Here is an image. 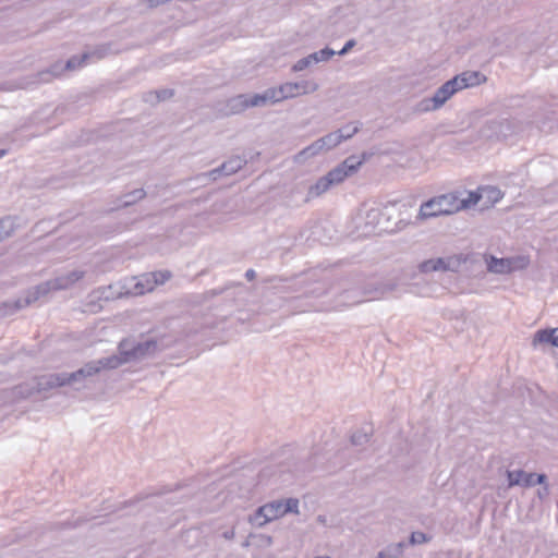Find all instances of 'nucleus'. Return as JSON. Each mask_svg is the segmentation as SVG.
I'll return each mask as SVG.
<instances>
[{
    "mask_svg": "<svg viewBox=\"0 0 558 558\" xmlns=\"http://www.w3.org/2000/svg\"><path fill=\"white\" fill-rule=\"evenodd\" d=\"M486 78L477 71H466L444 83L432 97L424 98L416 105L417 112H428L441 108L456 93L480 85Z\"/></svg>",
    "mask_w": 558,
    "mask_h": 558,
    "instance_id": "obj_1",
    "label": "nucleus"
},
{
    "mask_svg": "<svg viewBox=\"0 0 558 558\" xmlns=\"http://www.w3.org/2000/svg\"><path fill=\"white\" fill-rule=\"evenodd\" d=\"M84 275L85 272L83 270H72L65 275H61L37 286L34 291H29L27 296L24 299L7 301L0 304V317H5L16 313L19 310L26 307L50 291L66 290L73 287L84 277Z\"/></svg>",
    "mask_w": 558,
    "mask_h": 558,
    "instance_id": "obj_2",
    "label": "nucleus"
},
{
    "mask_svg": "<svg viewBox=\"0 0 558 558\" xmlns=\"http://www.w3.org/2000/svg\"><path fill=\"white\" fill-rule=\"evenodd\" d=\"M117 367H119V361L117 357L111 355L96 361H90L71 374L61 373L43 376L38 383V386L40 389H49L64 385H71L85 377L94 376L101 369H114Z\"/></svg>",
    "mask_w": 558,
    "mask_h": 558,
    "instance_id": "obj_3",
    "label": "nucleus"
},
{
    "mask_svg": "<svg viewBox=\"0 0 558 558\" xmlns=\"http://www.w3.org/2000/svg\"><path fill=\"white\" fill-rule=\"evenodd\" d=\"M166 348L167 345L163 344L161 340L149 338L137 341L132 338H126L119 342L118 354H114L113 357L118 359L119 366H121L122 364L150 359Z\"/></svg>",
    "mask_w": 558,
    "mask_h": 558,
    "instance_id": "obj_4",
    "label": "nucleus"
},
{
    "mask_svg": "<svg viewBox=\"0 0 558 558\" xmlns=\"http://www.w3.org/2000/svg\"><path fill=\"white\" fill-rule=\"evenodd\" d=\"M299 512V500L296 498L277 499L258 507L248 518V522L263 527L267 523L277 520L287 513Z\"/></svg>",
    "mask_w": 558,
    "mask_h": 558,
    "instance_id": "obj_5",
    "label": "nucleus"
},
{
    "mask_svg": "<svg viewBox=\"0 0 558 558\" xmlns=\"http://www.w3.org/2000/svg\"><path fill=\"white\" fill-rule=\"evenodd\" d=\"M319 85L315 81L303 80L300 82H286L278 87H270L264 90V98L268 104H277L286 99L316 92Z\"/></svg>",
    "mask_w": 558,
    "mask_h": 558,
    "instance_id": "obj_6",
    "label": "nucleus"
},
{
    "mask_svg": "<svg viewBox=\"0 0 558 558\" xmlns=\"http://www.w3.org/2000/svg\"><path fill=\"white\" fill-rule=\"evenodd\" d=\"M460 209L461 204H458V199L453 195H441L422 204L418 218L426 219L440 215H450Z\"/></svg>",
    "mask_w": 558,
    "mask_h": 558,
    "instance_id": "obj_7",
    "label": "nucleus"
},
{
    "mask_svg": "<svg viewBox=\"0 0 558 558\" xmlns=\"http://www.w3.org/2000/svg\"><path fill=\"white\" fill-rule=\"evenodd\" d=\"M385 289L383 287L373 286L371 289H349L344 290L337 301L336 308L348 307L360 304L364 301L379 299L384 295Z\"/></svg>",
    "mask_w": 558,
    "mask_h": 558,
    "instance_id": "obj_8",
    "label": "nucleus"
},
{
    "mask_svg": "<svg viewBox=\"0 0 558 558\" xmlns=\"http://www.w3.org/2000/svg\"><path fill=\"white\" fill-rule=\"evenodd\" d=\"M246 165V159L241 156H233L225 161L220 167L215 168L208 172L201 173L196 177L199 181H216L221 175H231L236 173Z\"/></svg>",
    "mask_w": 558,
    "mask_h": 558,
    "instance_id": "obj_9",
    "label": "nucleus"
},
{
    "mask_svg": "<svg viewBox=\"0 0 558 558\" xmlns=\"http://www.w3.org/2000/svg\"><path fill=\"white\" fill-rule=\"evenodd\" d=\"M463 260L458 255L430 258L421 263L420 270L425 274L433 271H458Z\"/></svg>",
    "mask_w": 558,
    "mask_h": 558,
    "instance_id": "obj_10",
    "label": "nucleus"
},
{
    "mask_svg": "<svg viewBox=\"0 0 558 558\" xmlns=\"http://www.w3.org/2000/svg\"><path fill=\"white\" fill-rule=\"evenodd\" d=\"M363 161V158L356 156H350L345 158L340 165L327 173L332 185L343 182L348 177L355 173Z\"/></svg>",
    "mask_w": 558,
    "mask_h": 558,
    "instance_id": "obj_11",
    "label": "nucleus"
},
{
    "mask_svg": "<svg viewBox=\"0 0 558 558\" xmlns=\"http://www.w3.org/2000/svg\"><path fill=\"white\" fill-rule=\"evenodd\" d=\"M508 488L513 486L533 487L535 485H543L546 482L545 474L526 473L523 470H507Z\"/></svg>",
    "mask_w": 558,
    "mask_h": 558,
    "instance_id": "obj_12",
    "label": "nucleus"
},
{
    "mask_svg": "<svg viewBox=\"0 0 558 558\" xmlns=\"http://www.w3.org/2000/svg\"><path fill=\"white\" fill-rule=\"evenodd\" d=\"M257 98H264V92L254 95L234 96L227 102V112L230 114H236L250 107H264L268 105L267 100H259Z\"/></svg>",
    "mask_w": 558,
    "mask_h": 558,
    "instance_id": "obj_13",
    "label": "nucleus"
},
{
    "mask_svg": "<svg viewBox=\"0 0 558 558\" xmlns=\"http://www.w3.org/2000/svg\"><path fill=\"white\" fill-rule=\"evenodd\" d=\"M336 54V51L329 47H326L319 51H315L313 53H310L305 58H302L298 60L293 66V72H301L308 68L312 64L325 62L328 61L330 58H332Z\"/></svg>",
    "mask_w": 558,
    "mask_h": 558,
    "instance_id": "obj_14",
    "label": "nucleus"
},
{
    "mask_svg": "<svg viewBox=\"0 0 558 558\" xmlns=\"http://www.w3.org/2000/svg\"><path fill=\"white\" fill-rule=\"evenodd\" d=\"M541 345L558 348V328L538 330L533 338V347Z\"/></svg>",
    "mask_w": 558,
    "mask_h": 558,
    "instance_id": "obj_15",
    "label": "nucleus"
},
{
    "mask_svg": "<svg viewBox=\"0 0 558 558\" xmlns=\"http://www.w3.org/2000/svg\"><path fill=\"white\" fill-rule=\"evenodd\" d=\"M487 126L489 130L494 132V134L498 138H506L512 133H514L513 124L508 119L493 120L487 123Z\"/></svg>",
    "mask_w": 558,
    "mask_h": 558,
    "instance_id": "obj_16",
    "label": "nucleus"
},
{
    "mask_svg": "<svg viewBox=\"0 0 558 558\" xmlns=\"http://www.w3.org/2000/svg\"><path fill=\"white\" fill-rule=\"evenodd\" d=\"M478 196H482L485 206H489L499 202L504 193L497 186L485 185L478 187Z\"/></svg>",
    "mask_w": 558,
    "mask_h": 558,
    "instance_id": "obj_17",
    "label": "nucleus"
},
{
    "mask_svg": "<svg viewBox=\"0 0 558 558\" xmlns=\"http://www.w3.org/2000/svg\"><path fill=\"white\" fill-rule=\"evenodd\" d=\"M486 264L489 272L499 275L510 274L509 260L507 258L489 256V258L486 259Z\"/></svg>",
    "mask_w": 558,
    "mask_h": 558,
    "instance_id": "obj_18",
    "label": "nucleus"
},
{
    "mask_svg": "<svg viewBox=\"0 0 558 558\" xmlns=\"http://www.w3.org/2000/svg\"><path fill=\"white\" fill-rule=\"evenodd\" d=\"M407 545L405 542L389 544L378 553L377 558H401Z\"/></svg>",
    "mask_w": 558,
    "mask_h": 558,
    "instance_id": "obj_19",
    "label": "nucleus"
},
{
    "mask_svg": "<svg viewBox=\"0 0 558 558\" xmlns=\"http://www.w3.org/2000/svg\"><path fill=\"white\" fill-rule=\"evenodd\" d=\"M331 186L332 183L326 174L319 178L315 184L311 185L308 189V197H318L323 193L327 192Z\"/></svg>",
    "mask_w": 558,
    "mask_h": 558,
    "instance_id": "obj_20",
    "label": "nucleus"
},
{
    "mask_svg": "<svg viewBox=\"0 0 558 558\" xmlns=\"http://www.w3.org/2000/svg\"><path fill=\"white\" fill-rule=\"evenodd\" d=\"M100 59L102 54H97V52H85L81 57H72L66 61L65 69L68 70H76L81 66L87 64V60L90 58Z\"/></svg>",
    "mask_w": 558,
    "mask_h": 558,
    "instance_id": "obj_21",
    "label": "nucleus"
},
{
    "mask_svg": "<svg viewBox=\"0 0 558 558\" xmlns=\"http://www.w3.org/2000/svg\"><path fill=\"white\" fill-rule=\"evenodd\" d=\"M323 151H326V150L323 147L320 138H318L315 142H313L311 145H308L307 147L302 149L298 154L296 158H298V160H306L307 158L314 157Z\"/></svg>",
    "mask_w": 558,
    "mask_h": 558,
    "instance_id": "obj_22",
    "label": "nucleus"
},
{
    "mask_svg": "<svg viewBox=\"0 0 558 558\" xmlns=\"http://www.w3.org/2000/svg\"><path fill=\"white\" fill-rule=\"evenodd\" d=\"M136 282L134 283L132 293L136 295L144 294L146 292L151 291L155 287L149 275L142 276L140 278H135Z\"/></svg>",
    "mask_w": 558,
    "mask_h": 558,
    "instance_id": "obj_23",
    "label": "nucleus"
},
{
    "mask_svg": "<svg viewBox=\"0 0 558 558\" xmlns=\"http://www.w3.org/2000/svg\"><path fill=\"white\" fill-rule=\"evenodd\" d=\"M372 428L363 427L351 435V445L353 447H363L369 441Z\"/></svg>",
    "mask_w": 558,
    "mask_h": 558,
    "instance_id": "obj_24",
    "label": "nucleus"
},
{
    "mask_svg": "<svg viewBox=\"0 0 558 558\" xmlns=\"http://www.w3.org/2000/svg\"><path fill=\"white\" fill-rule=\"evenodd\" d=\"M360 126H361V124L359 122H351V123H348V124L343 125L342 128L338 129L336 132H337L341 143L343 141L351 138L353 135H355L359 132Z\"/></svg>",
    "mask_w": 558,
    "mask_h": 558,
    "instance_id": "obj_25",
    "label": "nucleus"
},
{
    "mask_svg": "<svg viewBox=\"0 0 558 558\" xmlns=\"http://www.w3.org/2000/svg\"><path fill=\"white\" fill-rule=\"evenodd\" d=\"M173 96V92L171 89H160L156 92H149L145 94L144 100L150 104L158 102L160 100L169 99Z\"/></svg>",
    "mask_w": 558,
    "mask_h": 558,
    "instance_id": "obj_26",
    "label": "nucleus"
},
{
    "mask_svg": "<svg viewBox=\"0 0 558 558\" xmlns=\"http://www.w3.org/2000/svg\"><path fill=\"white\" fill-rule=\"evenodd\" d=\"M61 73V69L58 64L52 65L50 69L40 71L36 74V80L34 83H47L52 77L59 75Z\"/></svg>",
    "mask_w": 558,
    "mask_h": 558,
    "instance_id": "obj_27",
    "label": "nucleus"
},
{
    "mask_svg": "<svg viewBox=\"0 0 558 558\" xmlns=\"http://www.w3.org/2000/svg\"><path fill=\"white\" fill-rule=\"evenodd\" d=\"M507 259L509 260L510 272L524 269L530 264L529 257H526L524 255L507 257Z\"/></svg>",
    "mask_w": 558,
    "mask_h": 558,
    "instance_id": "obj_28",
    "label": "nucleus"
},
{
    "mask_svg": "<svg viewBox=\"0 0 558 558\" xmlns=\"http://www.w3.org/2000/svg\"><path fill=\"white\" fill-rule=\"evenodd\" d=\"M146 195L143 189L134 190L122 197V206L128 207L136 203L137 201L144 198Z\"/></svg>",
    "mask_w": 558,
    "mask_h": 558,
    "instance_id": "obj_29",
    "label": "nucleus"
},
{
    "mask_svg": "<svg viewBox=\"0 0 558 558\" xmlns=\"http://www.w3.org/2000/svg\"><path fill=\"white\" fill-rule=\"evenodd\" d=\"M320 142L325 150H330L341 144V141L336 131L328 133L327 135L320 137Z\"/></svg>",
    "mask_w": 558,
    "mask_h": 558,
    "instance_id": "obj_30",
    "label": "nucleus"
},
{
    "mask_svg": "<svg viewBox=\"0 0 558 558\" xmlns=\"http://www.w3.org/2000/svg\"><path fill=\"white\" fill-rule=\"evenodd\" d=\"M482 199V196H478V190L476 192H471L466 199L459 201L458 204H461V208H468L473 205H476Z\"/></svg>",
    "mask_w": 558,
    "mask_h": 558,
    "instance_id": "obj_31",
    "label": "nucleus"
},
{
    "mask_svg": "<svg viewBox=\"0 0 558 558\" xmlns=\"http://www.w3.org/2000/svg\"><path fill=\"white\" fill-rule=\"evenodd\" d=\"M430 538L423 532H413L410 535L409 544L410 545H420L427 543Z\"/></svg>",
    "mask_w": 558,
    "mask_h": 558,
    "instance_id": "obj_32",
    "label": "nucleus"
},
{
    "mask_svg": "<svg viewBox=\"0 0 558 558\" xmlns=\"http://www.w3.org/2000/svg\"><path fill=\"white\" fill-rule=\"evenodd\" d=\"M149 277H151V280H153V283L155 287L156 284L165 283L170 278V272L169 271H157V272L149 274Z\"/></svg>",
    "mask_w": 558,
    "mask_h": 558,
    "instance_id": "obj_33",
    "label": "nucleus"
},
{
    "mask_svg": "<svg viewBox=\"0 0 558 558\" xmlns=\"http://www.w3.org/2000/svg\"><path fill=\"white\" fill-rule=\"evenodd\" d=\"M355 44H356V43H355V40H354V39H350V40H348V41L344 44V46L342 47V49H341V50H339L337 53H338L339 56H344V54H347V53H348V52H349V51H350V50L355 46Z\"/></svg>",
    "mask_w": 558,
    "mask_h": 558,
    "instance_id": "obj_34",
    "label": "nucleus"
},
{
    "mask_svg": "<svg viewBox=\"0 0 558 558\" xmlns=\"http://www.w3.org/2000/svg\"><path fill=\"white\" fill-rule=\"evenodd\" d=\"M276 475L275 472H272V466H267L265 468L262 473H260V477L262 480L266 478V477H270V476H274Z\"/></svg>",
    "mask_w": 558,
    "mask_h": 558,
    "instance_id": "obj_35",
    "label": "nucleus"
},
{
    "mask_svg": "<svg viewBox=\"0 0 558 558\" xmlns=\"http://www.w3.org/2000/svg\"><path fill=\"white\" fill-rule=\"evenodd\" d=\"M381 215V211L379 209H371L367 213V218L375 220Z\"/></svg>",
    "mask_w": 558,
    "mask_h": 558,
    "instance_id": "obj_36",
    "label": "nucleus"
},
{
    "mask_svg": "<svg viewBox=\"0 0 558 558\" xmlns=\"http://www.w3.org/2000/svg\"><path fill=\"white\" fill-rule=\"evenodd\" d=\"M235 532L233 529L227 530L222 533V537L226 539H232L234 538Z\"/></svg>",
    "mask_w": 558,
    "mask_h": 558,
    "instance_id": "obj_37",
    "label": "nucleus"
},
{
    "mask_svg": "<svg viewBox=\"0 0 558 558\" xmlns=\"http://www.w3.org/2000/svg\"><path fill=\"white\" fill-rule=\"evenodd\" d=\"M256 277V272L254 269H247L245 272V278L247 280H253Z\"/></svg>",
    "mask_w": 558,
    "mask_h": 558,
    "instance_id": "obj_38",
    "label": "nucleus"
},
{
    "mask_svg": "<svg viewBox=\"0 0 558 558\" xmlns=\"http://www.w3.org/2000/svg\"><path fill=\"white\" fill-rule=\"evenodd\" d=\"M548 487L547 486H544L543 489L538 490V497L539 498H544L548 495Z\"/></svg>",
    "mask_w": 558,
    "mask_h": 558,
    "instance_id": "obj_39",
    "label": "nucleus"
},
{
    "mask_svg": "<svg viewBox=\"0 0 558 558\" xmlns=\"http://www.w3.org/2000/svg\"><path fill=\"white\" fill-rule=\"evenodd\" d=\"M8 154L7 149H0V158L4 157Z\"/></svg>",
    "mask_w": 558,
    "mask_h": 558,
    "instance_id": "obj_40",
    "label": "nucleus"
},
{
    "mask_svg": "<svg viewBox=\"0 0 558 558\" xmlns=\"http://www.w3.org/2000/svg\"><path fill=\"white\" fill-rule=\"evenodd\" d=\"M278 475H279V477H281V476L283 475V471H282V470H280V471L278 472Z\"/></svg>",
    "mask_w": 558,
    "mask_h": 558,
    "instance_id": "obj_41",
    "label": "nucleus"
},
{
    "mask_svg": "<svg viewBox=\"0 0 558 558\" xmlns=\"http://www.w3.org/2000/svg\"><path fill=\"white\" fill-rule=\"evenodd\" d=\"M328 558H330V557H328Z\"/></svg>",
    "mask_w": 558,
    "mask_h": 558,
    "instance_id": "obj_42",
    "label": "nucleus"
}]
</instances>
